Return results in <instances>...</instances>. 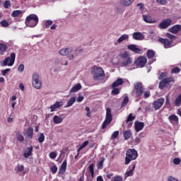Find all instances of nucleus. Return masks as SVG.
Instances as JSON below:
<instances>
[{"mask_svg":"<svg viewBox=\"0 0 181 181\" xmlns=\"http://www.w3.org/2000/svg\"><path fill=\"white\" fill-rule=\"evenodd\" d=\"M165 103V99L160 98L153 103V105L155 110H160L162 107V105Z\"/></svg>","mask_w":181,"mask_h":181,"instance_id":"obj_14","label":"nucleus"},{"mask_svg":"<svg viewBox=\"0 0 181 181\" xmlns=\"http://www.w3.org/2000/svg\"><path fill=\"white\" fill-rule=\"evenodd\" d=\"M143 20L146 23H156L157 21L155 19H153L152 17L147 15H143Z\"/></svg>","mask_w":181,"mask_h":181,"instance_id":"obj_24","label":"nucleus"},{"mask_svg":"<svg viewBox=\"0 0 181 181\" xmlns=\"http://www.w3.org/2000/svg\"><path fill=\"white\" fill-rule=\"evenodd\" d=\"M7 49L8 47L6 45L0 43V54H4Z\"/></svg>","mask_w":181,"mask_h":181,"instance_id":"obj_35","label":"nucleus"},{"mask_svg":"<svg viewBox=\"0 0 181 181\" xmlns=\"http://www.w3.org/2000/svg\"><path fill=\"white\" fill-rule=\"evenodd\" d=\"M16 57V54L15 52H12L10 55V57H6L1 64V66H13V64L15 63V59Z\"/></svg>","mask_w":181,"mask_h":181,"instance_id":"obj_8","label":"nucleus"},{"mask_svg":"<svg viewBox=\"0 0 181 181\" xmlns=\"http://www.w3.org/2000/svg\"><path fill=\"white\" fill-rule=\"evenodd\" d=\"M181 30V25H175L169 28L168 32H170V33H173L174 35H176V33H178V32H180Z\"/></svg>","mask_w":181,"mask_h":181,"instance_id":"obj_20","label":"nucleus"},{"mask_svg":"<svg viewBox=\"0 0 181 181\" xmlns=\"http://www.w3.org/2000/svg\"><path fill=\"white\" fill-rule=\"evenodd\" d=\"M135 119V116L132 115V113H130L126 120V124H128V122H131V121H134Z\"/></svg>","mask_w":181,"mask_h":181,"instance_id":"obj_41","label":"nucleus"},{"mask_svg":"<svg viewBox=\"0 0 181 181\" xmlns=\"http://www.w3.org/2000/svg\"><path fill=\"white\" fill-rule=\"evenodd\" d=\"M118 135H119V132L118 131L115 132L112 135V139H115L117 136H118Z\"/></svg>","mask_w":181,"mask_h":181,"instance_id":"obj_55","label":"nucleus"},{"mask_svg":"<svg viewBox=\"0 0 181 181\" xmlns=\"http://www.w3.org/2000/svg\"><path fill=\"white\" fill-rule=\"evenodd\" d=\"M119 57L122 60L120 64L121 67H129V66H132L134 59L131 57L129 52L127 51L122 52L119 54Z\"/></svg>","mask_w":181,"mask_h":181,"instance_id":"obj_1","label":"nucleus"},{"mask_svg":"<svg viewBox=\"0 0 181 181\" xmlns=\"http://www.w3.org/2000/svg\"><path fill=\"white\" fill-rule=\"evenodd\" d=\"M168 119L173 125H177L179 124V117L176 115H170Z\"/></svg>","mask_w":181,"mask_h":181,"instance_id":"obj_19","label":"nucleus"},{"mask_svg":"<svg viewBox=\"0 0 181 181\" xmlns=\"http://www.w3.org/2000/svg\"><path fill=\"white\" fill-rule=\"evenodd\" d=\"M173 74L180 73V68L175 66L171 70Z\"/></svg>","mask_w":181,"mask_h":181,"instance_id":"obj_45","label":"nucleus"},{"mask_svg":"<svg viewBox=\"0 0 181 181\" xmlns=\"http://www.w3.org/2000/svg\"><path fill=\"white\" fill-rule=\"evenodd\" d=\"M168 181H179V180H177L172 176H170L168 178Z\"/></svg>","mask_w":181,"mask_h":181,"instance_id":"obj_62","label":"nucleus"},{"mask_svg":"<svg viewBox=\"0 0 181 181\" xmlns=\"http://www.w3.org/2000/svg\"><path fill=\"white\" fill-rule=\"evenodd\" d=\"M156 54V52H155V51L152 50V49H148L147 51V59L149 61L150 64H152V63H153V62H156V57H155Z\"/></svg>","mask_w":181,"mask_h":181,"instance_id":"obj_12","label":"nucleus"},{"mask_svg":"<svg viewBox=\"0 0 181 181\" xmlns=\"http://www.w3.org/2000/svg\"><path fill=\"white\" fill-rule=\"evenodd\" d=\"M147 62H148V60L146 59V57H139V58H137L136 59V61L134 62V64L138 67L142 68V67H145V64H146Z\"/></svg>","mask_w":181,"mask_h":181,"instance_id":"obj_11","label":"nucleus"},{"mask_svg":"<svg viewBox=\"0 0 181 181\" xmlns=\"http://www.w3.org/2000/svg\"><path fill=\"white\" fill-rule=\"evenodd\" d=\"M150 95H151V92L149 91L144 92V98H148Z\"/></svg>","mask_w":181,"mask_h":181,"instance_id":"obj_60","label":"nucleus"},{"mask_svg":"<svg viewBox=\"0 0 181 181\" xmlns=\"http://www.w3.org/2000/svg\"><path fill=\"white\" fill-rule=\"evenodd\" d=\"M38 142L40 144H43V142H45V134H43V133L40 134L38 136Z\"/></svg>","mask_w":181,"mask_h":181,"instance_id":"obj_40","label":"nucleus"},{"mask_svg":"<svg viewBox=\"0 0 181 181\" xmlns=\"http://www.w3.org/2000/svg\"><path fill=\"white\" fill-rule=\"evenodd\" d=\"M132 135V133H131V131L129 130L124 132V136L125 140L129 139Z\"/></svg>","mask_w":181,"mask_h":181,"instance_id":"obj_37","label":"nucleus"},{"mask_svg":"<svg viewBox=\"0 0 181 181\" xmlns=\"http://www.w3.org/2000/svg\"><path fill=\"white\" fill-rule=\"evenodd\" d=\"M156 1L160 5H166L168 4V0H156Z\"/></svg>","mask_w":181,"mask_h":181,"instance_id":"obj_54","label":"nucleus"},{"mask_svg":"<svg viewBox=\"0 0 181 181\" xmlns=\"http://www.w3.org/2000/svg\"><path fill=\"white\" fill-rule=\"evenodd\" d=\"M112 121V115L111 114V109L110 107H107L106 109V117L105 121L103 122L101 129H105L110 124H111V122Z\"/></svg>","mask_w":181,"mask_h":181,"instance_id":"obj_6","label":"nucleus"},{"mask_svg":"<svg viewBox=\"0 0 181 181\" xmlns=\"http://www.w3.org/2000/svg\"><path fill=\"white\" fill-rule=\"evenodd\" d=\"M92 74L93 76V79L100 81L105 78V73L101 67L95 66L92 69Z\"/></svg>","mask_w":181,"mask_h":181,"instance_id":"obj_3","label":"nucleus"},{"mask_svg":"<svg viewBox=\"0 0 181 181\" xmlns=\"http://www.w3.org/2000/svg\"><path fill=\"white\" fill-rule=\"evenodd\" d=\"M128 39H129V35H128L127 34H124L118 38L117 43H122L124 40H128Z\"/></svg>","mask_w":181,"mask_h":181,"instance_id":"obj_31","label":"nucleus"},{"mask_svg":"<svg viewBox=\"0 0 181 181\" xmlns=\"http://www.w3.org/2000/svg\"><path fill=\"white\" fill-rule=\"evenodd\" d=\"M88 172H90L92 177H94V164H90L88 168Z\"/></svg>","mask_w":181,"mask_h":181,"instance_id":"obj_38","label":"nucleus"},{"mask_svg":"<svg viewBox=\"0 0 181 181\" xmlns=\"http://www.w3.org/2000/svg\"><path fill=\"white\" fill-rule=\"evenodd\" d=\"M63 106V102H56L55 104L50 106L51 112L57 111L58 108Z\"/></svg>","mask_w":181,"mask_h":181,"instance_id":"obj_23","label":"nucleus"},{"mask_svg":"<svg viewBox=\"0 0 181 181\" xmlns=\"http://www.w3.org/2000/svg\"><path fill=\"white\" fill-rule=\"evenodd\" d=\"M175 107H180L181 105V94H180L175 100Z\"/></svg>","mask_w":181,"mask_h":181,"instance_id":"obj_34","label":"nucleus"},{"mask_svg":"<svg viewBox=\"0 0 181 181\" xmlns=\"http://www.w3.org/2000/svg\"><path fill=\"white\" fill-rule=\"evenodd\" d=\"M170 83H175V79L173 77L165 78L159 83V88H160V90H163L165 87H172Z\"/></svg>","mask_w":181,"mask_h":181,"instance_id":"obj_7","label":"nucleus"},{"mask_svg":"<svg viewBox=\"0 0 181 181\" xmlns=\"http://www.w3.org/2000/svg\"><path fill=\"white\" fill-rule=\"evenodd\" d=\"M39 23V17L35 14H30L25 19V25L28 28H35Z\"/></svg>","mask_w":181,"mask_h":181,"instance_id":"obj_4","label":"nucleus"},{"mask_svg":"<svg viewBox=\"0 0 181 181\" xmlns=\"http://www.w3.org/2000/svg\"><path fill=\"white\" fill-rule=\"evenodd\" d=\"M39 74L35 73L33 75V86L37 90H40L42 88V81L39 79Z\"/></svg>","mask_w":181,"mask_h":181,"instance_id":"obj_9","label":"nucleus"},{"mask_svg":"<svg viewBox=\"0 0 181 181\" xmlns=\"http://www.w3.org/2000/svg\"><path fill=\"white\" fill-rule=\"evenodd\" d=\"M80 90H81V84L77 83L71 88L70 93H77V91H80Z\"/></svg>","mask_w":181,"mask_h":181,"instance_id":"obj_29","label":"nucleus"},{"mask_svg":"<svg viewBox=\"0 0 181 181\" xmlns=\"http://www.w3.org/2000/svg\"><path fill=\"white\" fill-rule=\"evenodd\" d=\"M167 37H168V39H170V41H172L173 43V40H176V36H175L170 33L167 34Z\"/></svg>","mask_w":181,"mask_h":181,"instance_id":"obj_47","label":"nucleus"},{"mask_svg":"<svg viewBox=\"0 0 181 181\" xmlns=\"http://www.w3.org/2000/svg\"><path fill=\"white\" fill-rule=\"evenodd\" d=\"M24 135L25 138H28V139H32V138H33V128L29 127Z\"/></svg>","mask_w":181,"mask_h":181,"instance_id":"obj_25","label":"nucleus"},{"mask_svg":"<svg viewBox=\"0 0 181 181\" xmlns=\"http://www.w3.org/2000/svg\"><path fill=\"white\" fill-rule=\"evenodd\" d=\"M9 71H11V69H4L1 71V74L2 76H6V74L9 73Z\"/></svg>","mask_w":181,"mask_h":181,"instance_id":"obj_57","label":"nucleus"},{"mask_svg":"<svg viewBox=\"0 0 181 181\" xmlns=\"http://www.w3.org/2000/svg\"><path fill=\"white\" fill-rule=\"evenodd\" d=\"M122 176L121 175H116L115 177H113L111 180V181H122Z\"/></svg>","mask_w":181,"mask_h":181,"instance_id":"obj_43","label":"nucleus"},{"mask_svg":"<svg viewBox=\"0 0 181 181\" xmlns=\"http://www.w3.org/2000/svg\"><path fill=\"white\" fill-rule=\"evenodd\" d=\"M105 177H107V179H111V180H112V177H114V174L113 173H107L105 175Z\"/></svg>","mask_w":181,"mask_h":181,"instance_id":"obj_59","label":"nucleus"},{"mask_svg":"<svg viewBox=\"0 0 181 181\" xmlns=\"http://www.w3.org/2000/svg\"><path fill=\"white\" fill-rule=\"evenodd\" d=\"M57 157V153H56V152L49 153V158L51 159H56Z\"/></svg>","mask_w":181,"mask_h":181,"instance_id":"obj_53","label":"nucleus"},{"mask_svg":"<svg viewBox=\"0 0 181 181\" xmlns=\"http://www.w3.org/2000/svg\"><path fill=\"white\" fill-rule=\"evenodd\" d=\"M96 180L97 181H104V179H103V177L101 175H100V176L97 177Z\"/></svg>","mask_w":181,"mask_h":181,"instance_id":"obj_64","label":"nucleus"},{"mask_svg":"<svg viewBox=\"0 0 181 181\" xmlns=\"http://www.w3.org/2000/svg\"><path fill=\"white\" fill-rule=\"evenodd\" d=\"M4 8L6 9H8V8H11V1L7 0L4 2Z\"/></svg>","mask_w":181,"mask_h":181,"instance_id":"obj_50","label":"nucleus"},{"mask_svg":"<svg viewBox=\"0 0 181 181\" xmlns=\"http://www.w3.org/2000/svg\"><path fill=\"white\" fill-rule=\"evenodd\" d=\"M53 121L54 124H62L63 122V118L57 115L54 116Z\"/></svg>","mask_w":181,"mask_h":181,"instance_id":"obj_33","label":"nucleus"},{"mask_svg":"<svg viewBox=\"0 0 181 181\" xmlns=\"http://www.w3.org/2000/svg\"><path fill=\"white\" fill-rule=\"evenodd\" d=\"M88 141H86L85 142L83 143V144L78 148V152H80V151H82V149H84V148H86V146H87V145H88Z\"/></svg>","mask_w":181,"mask_h":181,"instance_id":"obj_42","label":"nucleus"},{"mask_svg":"<svg viewBox=\"0 0 181 181\" xmlns=\"http://www.w3.org/2000/svg\"><path fill=\"white\" fill-rule=\"evenodd\" d=\"M23 16V11L21 10H15L11 13L12 18H18V16Z\"/></svg>","mask_w":181,"mask_h":181,"instance_id":"obj_28","label":"nucleus"},{"mask_svg":"<svg viewBox=\"0 0 181 181\" xmlns=\"http://www.w3.org/2000/svg\"><path fill=\"white\" fill-rule=\"evenodd\" d=\"M134 0H124V6H129V5L132 4Z\"/></svg>","mask_w":181,"mask_h":181,"instance_id":"obj_49","label":"nucleus"},{"mask_svg":"<svg viewBox=\"0 0 181 181\" xmlns=\"http://www.w3.org/2000/svg\"><path fill=\"white\" fill-rule=\"evenodd\" d=\"M174 165H179L180 163V158H176L173 160Z\"/></svg>","mask_w":181,"mask_h":181,"instance_id":"obj_58","label":"nucleus"},{"mask_svg":"<svg viewBox=\"0 0 181 181\" xmlns=\"http://www.w3.org/2000/svg\"><path fill=\"white\" fill-rule=\"evenodd\" d=\"M33 146L28 147L23 152V156L25 158H29V156H32L33 155Z\"/></svg>","mask_w":181,"mask_h":181,"instance_id":"obj_21","label":"nucleus"},{"mask_svg":"<svg viewBox=\"0 0 181 181\" xmlns=\"http://www.w3.org/2000/svg\"><path fill=\"white\" fill-rule=\"evenodd\" d=\"M16 138L20 142H23V141H25V137H23V135L19 132L17 133Z\"/></svg>","mask_w":181,"mask_h":181,"instance_id":"obj_39","label":"nucleus"},{"mask_svg":"<svg viewBox=\"0 0 181 181\" xmlns=\"http://www.w3.org/2000/svg\"><path fill=\"white\" fill-rule=\"evenodd\" d=\"M173 22L172 18H165L158 24V28L159 29H168Z\"/></svg>","mask_w":181,"mask_h":181,"instance_id":"obj_10","label":"nucleus"},{"mask_svg":"<svg viewBox=\"0 0 181 181\" xmlns=\"http://www.w3.org/2000/svg\"><path fill=\"white\" fill-rule=\"evenodd\" d=\"M138 158V151L135 148H129L126 151L124 165H129L131 161L135 160Z\"/></svg>","mask_w":181,"mask_h":181,"instance_id":"obj_2","label":"nucleus"},{"mask_svg":"<svg viewBox=\"0 0 181 181\" xmlns=\"http://www.w3.org/2000/svg\"><path fill=\"white\" fill-rule=\"evenodd\" d=\"M14 170L16 173H21V172H23L25 170V166H23V165L18 164Z\"/></svg>","mask_w":181,"mask_h":181,"instance_id":"obj_32","label":"nucleus"},{"mask_svg":"<svg viewBox=\"0 0 181 181\" xmlns=\"http://www.w3.org/2000/svg\"><path fill=\"white\" fill-rule=\"evenodd\" d=\"M50 170H51L52 173H53V175H54V173H57V166L53 165L52 167H51Z\"/></svg>","mask_w":181,"mask_h":181,"instance_id":"obj_51","label":"nucleus"},{"mask_svg":"<svg viewBox=\"0 0 181 181\" xmlns=\"http://www.w3.org/2000/svg\"><path fill=\"white\" fill-rule=\"evenodd\" d=\"M52 25H53V21L46 20L45 21V29H49V28H50V26H52Z\"/></svg>","mask_w":181,"mask_h":181,"instance_id":"obj_36","label":"nucleus"},{"mask_svg":"<svg viewBox=\"0 0 181 181\" xmlns=\"http://www.w3.org/2000/svg\"><path fill=\"white\" fill-rule=\"evenodd\" d=\"M104 158H101V160L98 163V169H103V166L104 165Z\"/></svg>","mask_w":181,"mask_h":181,"instance_id":"obj_44","label":"nucleus"},{"mask_svg":"<svg viewBox=\"0 0 181 181\" xmlns=\"http://www.w3.org/2000/svg\"><path fill=\"white\" fill-rule=\"evenodd\" d=\"M135 130L136 132H139V131H142L144 129V127H145V124L142 122H136L134 124Z\"/></svg>","mask_w":181,"mask_h":181,"instance_id":"obj_26","label":"nucleus"},{"mask_svg":"<svg viewBox=\"0 0 181 181\" xmlns=\"http://www.w3.org/2000/svg\"><path fill=\"white\" fill-rule=\"evenodd\" d=\"M133 39H134V40H144V39H145V35L141 32H136L133 33Z\"/></svg>","mask_w":181,"mask_h":181,"instance_id":"obj_22","label":"nucleus"},{"mask_svg":"<svg viewBox=\"0 0 181 181\" xmlns=\"http://www.w3.org/2000/svg\"><path fill=\"white\" fill-rule=\"evenodd\" d=\"M70 53H73V48L69 47V48H63L59 50V54L61 56H69Z\"/></svg>","mask_w":181,"mask_h":181,"instance_id":"obj_17","label":"nucleus"},{"mask_svg":"<svg viewBox=\"0 0 181 181\" xmlns=\"http://www.w3.org/2000/svg\"><path fill=\"white\" fill-rule=\"evenodd\" d=\"M66 169H67V160H64L59 170L58 176H60V175H64V173H66Z\"/></svg>","mask_w":181,"mask_h":181,"instance_id":"obj_16","label":"nucleus"},{"mask_svg":"<svg viewBox=\"0 0 181 181\" xmlns=\"http://www.w3.org/2000/svg\"><path fill=\"white\" fill-rule=\"evenodd\" d=\"M23 70H25V65L20 64L18 66V71H20V73H22Z\"/></svg>","mask_w":181,"mask_h":181,"instance_id":"obj_56","label":"nucleus"},{"mask_svg":"<svg viewBox=\"0 0 181 181\" xmlns=\"http://www.w3.org/2000/svg\"><path fill=\"white\" fill-rule=\"evenodd\" d=\"M158 42H160V43H162V45H163L165 49H169L170 47H173V42L169 40L168 39L160 37L158 39Z\"/></svg>","mask_w":181,"mask_h":181,"instance_id":"obj_13","label":"nucleus"},{"mask_svg":"<svg viewBox=\"0 0 181 181\" xmlns=\"http://www.w3.org/2000/svg\"><path fill=\"white\" fill-rule=\"evenodd\" d=\"M137 6L141 12H142V11H144V4H138Z\"/></svg>","mask_w":181,"mask_h":181,"instance_id":"obj_61","label":"nucleus"},{"mask_svg":"<svg viewBox=\"0 0 181 181\" xmlns=\"http://www.w3.org/2000/svg\"><path fill=\"white\" fill-rule=\"evenodd\" d=\"M112 94H114L115 95L119 94V88H113V90H112Z\"/></svg>","mask_w":181,"mask_h":181,"instance_id":"obj_52","label":"nucleus"},{"mask_svg":"<svg viewBox=\"0 0 181 181\" xmlns=\"http://www.w3.org/2000/svg\"><path fill=\"white\" fill-rule=\"evenodd\" d=\"M83 100H84V97L83 96H79L77 98V103H81V101H83Z\"/></svg>","mask_w":181,"mask_h":181,"instance_id":"obj_63","label":"nucleus"},{"mask_svg":"<svg viewBox=\"0 0 181 181\" xmlns=\"http://www.w3.org/2000/svg\"><path fill=\"white\" fill-rule=\"evenodd\" d=\"M129 101V99L128 98V96H125V97L124 98L123 101H122V107H125V105H126L127 104H128Z\"/></svg>","mask_w":181,"mask_h":181,"instance_id":"obj_46","label":"nucleus"},{"mask_svg":"<svg viewBox=\"0 0 181 181\" xmlns=\"http://www.w3.org/2000/svg\"><path fill=\"white\" fill-rule=\"evenodd\" d=\"M124 84V79L119 78L112 84V88H115L119 86Z\"/></svg>","mask_w":181,"mask_h":181,"instance_id":"obj_27","label":"nucleus"},{"mask_svg":"<svg viewBox=\"0 0 181 181\" xmlns=\"http://www.w3.org/2000/svg\"><path fill=\"white\" fill-rule=\"evenodd\" d=\"M136 165L132 164L129 166V170H127L124 174V178L129 177V176H134V170H135Z\"/></svg>","mask_w":181,"mask_h":181,"instance_id":"obj_18","label":"nucleus"},{"mask_svg":"<svg viewBox=\"0 0 181 181\" xmlns=\"http://www.w3.org/2000/svg\"><path fill=\"white\" fill-rule=\"evenodd\" d=\"M134 89L132 91V95H136V97H141L144 94V85L141 82H136L134 84Z\"/></svg>","mask_w":181,"mask_h":181,"instance_id":"obj_5","label":"nucleus"},{"mask_svg":"<svg viewBox=\"0 0 181 181\" xmlns=\"http://www.w3.org/2000/svg\"><path fill=\"white\" fill-rule=\"evenodd\" d=\"M127 49L128 50H131V52L136 53V54H141V53H142V49L134 44L128 45Z\"/></svg>","mask_w":181,"mask_h":181,"instance_id":"obj_15","label":"nucleus"},{"mask_svg":"<svg viewBox=\"0 0 181 181\" xmlns=\"http://www.w3.org/2000/svg\"><path fill=\"white\" fill-rule=\"evenodd\" d=\"M0 24L4 28H8L9 26V23H8V21H6V20H4V21H1Z\"/></svg>","mask_w":181,"mask_h":181,"instance_id":"obj_48","label":"nucleus"},{"mask_svg":"<svg viewBox=\"0 0 181 181\" xmlns=\"http://www.w3.org/2000/svg\"><path fill=\"white\" fill-rule=\"evenodd\" d=\"M77 99L76 98V97H71L67 102L66 105L65 106V108H69V107H71V105H73V104H74L76 103V100Z\"/></svg>","mask_w":181,"mask_h":181,"instance_id":"obj_30","label":"nucleus"}]
</instances>
